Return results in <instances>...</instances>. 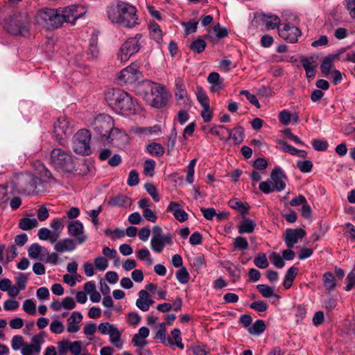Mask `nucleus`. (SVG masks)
<instances>
[{
    "instance_id": "8",
    "label": "nucleus",
    "mask_w": 355,
    "mask_h": 355,
    "mask_svg": "<svg viewBox=\"0 0 355 355\" xmlns=\"http://www.w3.org/2000/svg\"><path fill=\"white\" fill-rule=\"evenodd\" d=\"M92 126L95 132L102 139H110L114 132H118L119 128H114V120L107 114H101L94 120Z\"/></svg>"
},
{
    "instance_id": "56",
    "label": "nucleus",
    "mask_w": 355,
    "mask_h": 355,
    "mask_svg": "<svg viewBox=\"0 0 355 355\" xmlns=\"http://www.w3.org/2000/svg\"><path fill=\"white\" fill-rule=\"evenodd\" d=\"M347 284L345 286V290L349 291L355 288V266L347 276Z\"/></svg>"
},
{
    "instance_id": "1",
    "label": "nucleus",
    "mask_w": 355,
    "mask_h": 355,
    "mask_svg": "<svg viewBox=\"0 0 355 355\" xmlns=\"http://www.w3.org/2000/svg\"><path fill=\"white\" fill-rule=\"evenodd\" d=\"M108 19L113 24L124 28H132L139 24L137 10L130 3L118 1L107 6Z\"/></svg>"
},
{
    "instance_id": "49",
    "label": "nucleus",
    "mask_w": 355,
    "mask_h": 355,
    "mask_svg": "<svg viewBox=\"0 0 355 355\" xmlns=\"http://www.w3.org/2000/svg\"><path fill=\"white\" fill-rule=\"evenodd\" d=\"M50 227L53 229L52 233L58 234V239L60 236L62 230L64 227V225H62V220L59 218H54L51 221V223L50 224Z\"/></svg>"
},
{
    "instance_id": "60",
    "label": "nucleus",
    "mask_w": 355,
    "mask_h": 355,
    "mask_svg": "<svg viewBox=\"0 0 355 355\" xmlns=\"http://www.w3.org/2000/svg\"><path fill=\"white\" fill-rule=\"evenodd\" d=\"M279 144V148L286 153H289L291 155H295L296 152V148L292 146L291 145L288 144L286 141H284L282 140H279L277 141Z\"/></svg>"
},
{
    "instance_id": "15",
    "label": "nucleus",
    "mask_w": 355,
    "mask_h": 355,
    "mask_svg": "<svg viewBox=\"0 0 355 355\" xmlns=\"http://www.w3.org/2000/svg\"><path fill=\"white\" fill-rule=\"evenodd\" d=\"M306 235V232L302 228L287 229L284 234V241L288 248H293Z\"/></svg>"
},
{
    "instance_id": "18",
    "label": "nucleus",
    "mask_w": 355,
    "mask_h": 355,
    "mask_svg": "<svg viewBox=\"0 0 355 355\" xmlns=\"http://www.w3.org/2000/svg\"><path fill=\"white\" fill-rule=\"evenodd\" d=\"M270 178L272 181V186L276 191H282L286 188L287 178L280 167L275 166L274 168Z\"/></svg>"
},
{
    "instance_id": "35",
    "label": "nucleus",
    "mask_w": 355,
    "mask_h": 355,
    "mask_svg": "<svg viewBox=\"0 0 355 355\" xmlns=\"http://www.w3.org/2000/svg\"><path fill=\"white\" fill-rule=\"evenodd\" d=\"M263 21L266 24V26L268 29H275L276 27H277L281 20L280 19L276 16V15H263Z\"/></svg>"
},
{
    "instance_id": "37",
    "label": "nucleus",
    "mask_w": 355,
    "mask_h": 355,
    "mask_svg": "<svg viewBox=\"0 0 355 355\" xmlns=\"http://www.w3.org/2000/svg\"><path fill=\"white\" fill-rule=\"evenodd\" d=\"M88 55H90L92 60H94L98 58L99 55V49L97 45V39L96 37H92L89 40Z\"/></svg>"
},
{
    "instance_id": "27",
    "label": "nucleus",
    "mask_w": 355,
    "mask_h": 355,
    "mask_svg": "<svg viewBox=\"0 0 355 355\" xmlns=\"http://www.w3.org/2000/svg\"><path fill=\"white\" fill-rule=\"evenodd\" d=\"M108 203L114 207H128L131 205L132 201L130 198L124 195H117L111 198Z\"/></svg>"
},
{
    "instance_id": "42",
    "label": "nucleus",
    "mask_w": 355,
    "mask_h": 355,
    "mask_svg": "<svg viewBox=\"0 0 355 355\" xmlns=\"http://www.w3.org/2000/svg\"><path fill=\"white\" fill-rule=\"evenodd\" d=\"M42 250H44L45 252H47L46 249L42 247L37 243H33L32 244L28 249V256L31 257L32 259H38L39 255L41 253Z\"/></svg>"
},
{
    "instance_id": "51",
    "label": "nucleus",
    "mask_w": 355,
    "mask_h": 355,
    "mask_svg": "<svg viewBox=\"0 0 355 355\" xmlns=\"http://www.w3.org/2000/svg\"><path fill=\"white\" fill-rule=\"evenodd\" d=\"M196 164V159H193L190 161L189 165L187 167V178L186 180L188 183L192 184L194 181V167Z\"/></svg>"
},
{
    "instance_id": "23",
    "label": "nucleus",
    "mask_w": 355,
    "mask_h": 355,
    "mask_svg": "<svg viewBox=\"0 0 355 355\" xmlns=\"http://www.w3.org/2000/svg\"><path fill=\"white\" fill-rule=\"evenodd\" d=\"M54 131L58 135H66L70 133L69 122L65 116L58 118L57 121L55 122Z\"/></svg>"
},
{
    "instance_id": "26",
    "label": "nucleus",
    "mask_w": 355,
    "mask_h": 355,
    "mask_svg": "<svg viewBox=\"0 0 355 355\" xmlns=\"http://www.w3.org/2000/svg\"><path fill=\"white\" fill-rule=\"evenodd\" d=\"M256 223L252 219L245 218L238 225V232L240 234H250L254 232Z\"/></svg>"
},
{
    "instance_id": "10",
    "label": "nucleus",
    "mask_w": 355,
    "mask_h": 355,
    "mask_svg": "<svg viewBox=\"0 0 355 355\" xmlns=\"http://www.w3.org/2000/svg\"><path fill=\"white\" fill-rule=\"evenodd\" d=\"M91 134L86 129L78 130L73 138V149L77 154L89 155L92 150L90 148Z\"/></svg>"
},
{
    "instance_id": "14",
    "label": "nucleus",
    "mask_w": 355,
    "mask_h": 355,
    "mask_svg": "<svg viewBox=\"0 0 355 355\" xmlns=\"http://www.w3.org/2000/svg\"><path fill=\"white\" fill-rule=\"evenodd\" d=\"M78 6L71 5L68 7L59 8L62 25L64 22L74 24L75 21L82 17L83 13L78 12Z\"/></svg>"
},
{
    "instance_id": "61",
    "label": "nucleus",
    "mask_w": 355,
    "mask_h": 355,
    "mask_svg": "<svg viewBox=\"0 0 355 355\" xmlns=\"http://www.w3.org/2000/svg\"><path fill=\"white\" fill-rule=\"evenodd\" d=\"M298 168L302 173H309L312 170L313 163L310 160L299 161L297 163Z\"/></svg>"
},
{
    "instance_id": "44",
    "label": "nucleus",
    "mask_w": 355,
    "mask_h": 355,
    "mask_svg": "<svg viewBox=\"0 0 355 355\" xmlns=\"http://www.w3.org/2000/svg\"><path fill=\"white\" fill-rule=\"evenodd\" d=\"M234 248L238 250H245L248 249L249 245L247 239L243 236H237L234 239Z\"/></svg>"
},
{
    "instance_id": "59",
    "label": "nucleus",
    "mask_w": 355,
    "mask_h": 355,
    "mask_svg": "<svg viewBox=\"0 0 355 355\" xmlns=\"http://www.w3.org/2000/svg\"><path fill=\"white\" fill-rule=\"evenodd\" d=\"M313 148L317 151H325L328 147V143L325 140L315 139L312 141Z\"/></svg>"
},
{
    "instance_id": "38",
    "label": "nucleus",
    "mask_w": 355,
    "mask_h": 355,
    "mask_svg": "<svg viewBox=\"0 0 355 355\" xmlns=\"http://www.w3.org/2000/svg\"><path fill=\"white\" fill-rule=\"evenodd\" d=\"M149 29L152 37L157 42L162 40V33L159 26L155 23H150L149 25Z\"/></svg>"
},
{
    "instance_id": "28",
    "label": "nucleus",
    "mask_w": 355,
    "mask_h": 355,
    "mask_svg": "<svg viewBox=\"0 0 355 355\" xmlns=\"http://www.w3.org/2000/svg\"><path fill=\"white\" fill-rule=\"evenodd\" d=\"M37 236L40 240H49L51 243H54L58 240V234L52 233L48 228L42 227L38 230Z\"/></svg>"
},
{
    "instance_id": "20",
    "label": "nucleus",
    "mask_w": 355,
    "mask_h": 355,
    "mask_svg": "<svg viewBox=\"0 0 355 355\" xmlns=\"http://www.w3.org/2000/svg\"><path fill=\"white\" fill-rule=\"evenodd\" d=\"M172 243V236L170 233L164 234V237H152L150 240V247L156 253L162 252L166 245Z\"/></svg>"
},
{
    "instance_id": "6",
    "label": "nucleus",
    "mask_w": 355,
    "mask_h": 355,
    "mask_svg": "<svg viewBox=\"0 0 355 355\" xmlns=\"http://www.w3.org/2000/svg\"><path fill=\"white\" fill-rule=\"evenodd\" d=\"M14 187L23 191L28 196L37 194L42 184L41 180L30 173H19L14 175Z\"/></svg>"
},
{
    "instance_id": "11",
    "label": "nucleus",
    "mask_w": 355,
    "mask_h": 355,
    "mask_svg": "<svg viewBox=\"0 0 355 355\" xmlns=\"http://www.w3.org/2000/svg\"><path fill=\"white\" fill-rule=\"evenodd\" d=\"M175 98L178 105L184 108L191 107V101L190 100L184 81L183 78L178 77L175 80L174 88Z\"/></svg>"
},
{
    "instance_id": "45",
    "label": "nucleus",
    "mask_w": 355,
    "mask_h": 355,
    "mask_svg": "<svg viewBox=\"0 0 355 355\" xmlns=\"http://www.w3.org/2000/svg\"><path fill=\"white\" fill-rule=\"evenodd\" d=\"M270 262L277 268H282L285 266V262L283 257H282L277 252H272L269 255Z\"/></svg>"
},
{
    "instance_id": "54",
    "label": "nucleus",
    "mask_w": 355,
    "mask_h": 355,
    "mask_svg": "<svg viewBox=\"0 0 355 355\" xmlns=\"http://www.w3.org/2000/svg\"><path fill=\"white\" fill-rule=\"evenodd\" d=\"M257 288L264 297L269 298L275 295L272 288L266 284H258Z\"/></svg>"
},
{
    "instance_id": "30",
    "label": "nucleus",
    "mask_w": 355,
    "mask_h": 355,
    "mask_svg": "<svg viewBox=\"0 0 355 355\" xmlns=\"http://www.w3.org/2000/svg\"><path fill=\"white\" fill-rule=\"evenodd\" d=\"M108 335L110 336V341L112 345L118 349L123 347V342L121 340V334L117 327L114 326Z\"/></svg>"
},
{
    "instance_id": "2",
    "label": "nucleus",
    "mask_w": 355,
    "mask_h": 355,
    "mask_svg": "<svg viewBox=\"0 0 355 355\" xmlns=\"http://www.w3.org/2000/svg\"><path fill=\"white\" fill-rule=\"evenodd\" d=\"M105 101L114 112L121 115L135 114V101L128 92L119 89H112L105 94Z\"/></svg>"
},
{
    "instance_id": "58",
    "label": "nucleus",
    "mask_w": 355,
    "mask_h": 355,
    "mask_svg": "<svg viewBox=\"0 0 355 355\" xmlns=\"http://www.w3.org/2000/svg\"><path fill=\"white\" fill-rule=\"evenodd\" d=\"M94 266L100 271H103L108 267V261L103 257H98L94 259Z\"/></svg>"
},
{
    "instance_id": "48",
    "label": "nucleus",
    "mask_w": 355,
    "mask_h": 355,
    "mask_svg": "<svg viewBox=\"0 0 355 355\" xmlns=\"http://www.w3.org/2000/svg\"><path fill=\"white\" fill-rule=\"evenodd\" d=\"M155 338L159 340V341L164 343L165 345H173V340L172 338H167L166 336V330L159 329L156 333Z\"/></svg>"
},
{
    "instance_id": "33",
    "label": "nucleus",
    "mask_w": 355,
    "mask_h": 355,
    "mask_svg": "<svg viewBox=\"0 0 355 355\" xmlns=\"http://www.w3.org/2000/svg\"><path fill=\"white\" fill-rule=\"evenodd\" d=\"M38 225L37 220L35 218H23L19 223V227L25 231L31 230Z\"/></svg>"
},
{
    "instance_id": "62",
    "label": "nucleus",
    "mask_w": 355,
    "mask_h": 355,
    "mask_svg": "<svg viewBox=\"0 0 355 355\" xmlns=\"http://www.w3.org/2000/svg\"><path fill=\"white\" fill-rule=\"evenodd\" d=\"M155 162L153 159H147L144 162V172L145 174L149 175L150 177L153 175Z\"/></svg>"
},
{
    "instance_id": "7",
    "label": "nucleus",
    "mask_w": 355,
    "mask_h": 355,
    "mask_svg": "<svg viewBox=\"0 0 355 355\" xmlns=\"http://www.w3.org/2000/svg\"><path fill=\"white\" fill-rule=\"evenodd\" d=\"M35 21L37 24L48 30L56 29L62 26L59 8H44L39 10L35 16Z\"/></svg>"
},
{
    "instance_id": "57",
    "label": "nucleus",
    "mask_w": 355,
    "mask_h": 355,
    "mask_svg": "<svg viewBox=\"0 0 355 355\" xmlns=\"http://www.w3.org/2000/svg\"><path fill=\"white\" fill-rule=\"evenodd\" d=\"M71 341L68 340H62L61 341L58 342V351L60 355H65L68 352H69Z\"/></svg>"
},
{
    "instance_id": "3",
    "label": "nucleus",
    "mask_w": 355,
    "mask_h": 355,
    "mask_svg": "<svg viewBox=\"0 0 355 355\" xmlns=\"http://www.w3.org/2000/svg\"><path fill=\"white\" fill-rule=\"evenodd\" d=\"M141 94L148 104L155 108H162L167 103L164 87L159 83L145 82Z\"/></svg>"
},
{
    "instance_id": "25",
    "label": "nucleus",
    "mask_w": 355,
    "mask_h": 355,
    "mask_svg": "<svg viewBox=\"0 0 355 355\" xmlns=\"http://www.w3.org/2000/svg\"><path fill=\"white\" fill-rule=\"evenodd\" d=\"M228 137L227 141L230 139H232L236 144H241L244 138V129L241 126H237L235 128L227 129Z\"/></svg>"
},
{
    "instance_id": "5",
    "label": "nucleus",
    "mask_w": 355,
    "mask_h": 355,
    "mask_svg": "<svg viewBox=\"0 0 355 355\" xmlns=\"http://www.w3.org/2000/svg\"><path fill=\"white\" fill-rule=\"evenodd\" d=\"M31 27V18L25 12L14 14L5 26V28L9 34L23 37L29 34Z\"/></svg>"
},
{
    "instance_id": "53",
    "label": "nucleus",
    "mask_w": 355,
    "mask_h": 355,
    "mask_svg": "<svg viewBox=\"0 0 355 355\" xmlns=\"http://www.w3.org/2000/svg\"><path fill=\"white\" fill-rule=\"evenodd\" d=\"M24 311L29 315L36 314V305L32 300H26L23 303Z\"/></svg>"
},
{
    "instance_id": "16",
    "label": "nucleus",
    "mask_w": 355,
    "mask_h": 355,
    "mask_svg": "<svg viewBox=\"0 0 355 355\" xmlns=\"http://www.w3.org/2000/svg\"><path fill=\"white\" fill-rule=\"evenodd\" d=\"M68 233L73 237L76 238V241L79 244H82L87 240V236L84 234V226L80 220H73L68 224Z\"/></svg>"
},
{
    "instance_id": "4",
    "label": "nucleus",
    "mask_w": 355,
    "mask_h": 355,
    "mask_svg": "<svg viewBox=\"0 0 355 355\" xmlns=\"http://www.w3.org/2000/svg\"><path fill=\"white\" fill-rule=\"evenodd\" d=\"M50 164L58 171L72 173L76 164L72 155L60 148H54L50 153Z\"/></svg>"
},
{
    "instance_id": "21",
    "label": "nucleus",
    "mask_w": 355,
    "mask_h": 355,
    "mask_svg": "<svg viewBox=\"0 0 355 355\" xmlns=\"http://www.w3.org/2000/svg\"><path fill=\"white\" fill-rule=\"evenodd\" d=\"M167 211L171 212L176 220L182 223L188 219V214L181 208L179 203L171 202L167 207Z\"/></svg>"
},
{
    "instance_id": "32",
    "label": "nucleus",
    "mask_w": 355,
    "mask_h": 355,
    "mask_svg": "<svg viewBox=\"0 0 355 355\" xmlns=\"http://www.w3.org/2000/svg\"><path fill=\"white\" fill-rule=\"evenodd\" d=\"M147 152L153 156L161 157L164 155V148L159 143L153 142L146 146Z\"/></svg>"
},
{
    "instance_id": "50",
    "label": "nucleus",
    "mask_w": 355,
    "mask_h": 355,
    "mask_svg": "<svg viewBox=\"0 0 355 355\" xmlns=\"http://www.w3.org/2000/svg\"><path fill=\"white\" fill-rule=\"evenodd\" d=\"M254 265L261 268L264 269L266 268L269 263L265 254H260L257 257L254 259Z\"/></svg>"
},
{
    "instance_id": "17",
    "label": "nucleus",
    "mask_w": 355,
    "mask_h": 355,
    "mask_svg": "<svg viewBox=\"0 0 355 355\" xmlns=\"http://www.w3.org/2000/svg\"><path fill=\"white\" fill-rule=\"evenodd\" d=\"M279 35L291 43L297 42L298 37L301 35L300 30L289 24H284L283 28H279Z\"/></svg>"
},
{
    "instance_id": "34",
    "label": "nucleus",
    "mask_w": 355,
    "mask_h": 355,
    "mask_svg": "<svg viewBox=\"0 0 355 355\" xmlns=\"http://www.w3.org/2000/svg\"><path fill=\"white\" fill-rule=\"evenodd\" d=\"M150 297L148 292L145 290H141L139 292V298L136 301V306L143 311H147L148 304L145 299Z\"/></svg>"
},
{
    "instance_id": "29",
    "label": "nucleus",
    "mask_w": 355,
    "mask_h": 355,
    "mask_svg": "<svg viewBox=\"0 0 355 355\" xmlns=\"http://www.w3.org/2000/svg\"><path fill=\"white\" fill-rule=\"evenodd\" d=\"M322 282L324 286L329 292L332 291L336 288V279L334 274L331 272H327L323 275Z\"/></svg>"
},
{
    "instance_id": "9",
    "label": "nucleus",
    "mask_w": 355,
    "mask_h": 355,
    "mask_svg": "<svg viewBox=\"0 0 355 355\" xmlns=\"http://www.w3.org/2000/svg\"><path fill=\"white\" fill-rule=\"evenodd\" d=\"M144 43L143 35L141 33H137L128 38L121 45L118 53V58L121 62H126L130 56L139 52Z\"/></svg>"
},
{
    "instance_id": "52",
    "label": "nucleus",
    "mask_w": 355,
    "mask_h": 355,
    "mask_svg": "<svg viewBox=\"0 0 355 355\" xmlns=\"http://www.w3.org/2000/svg\"><path fill=\"white\" fill-rule=\"evenodd\" d=\"M148 193L152 197L155 202H159L160 196L157 191V189L153 183H146L144 186Z\"/></svg>"
},
{
    "instance_id": "63",
    "label": "nucleus",
    "mask_w": 355,
    "mask_h": 355,
    "mask_svg": "<svg viewBox=\"0 0 355 355\" xmlns=\"http://www.w3.org/2000/svg\"><path fill=\"white\" fill-rule=\"evenodd\" d=\"M139 173L135 170H132L129 173L127 184L130 187H135L139 184Z\"/></svg>"
},
{
    "instance_id": "24",
    "label": "nucleus",
    "mask_w": 355,
    "mask_h": 355,
    "mask_svg": "<svg viewBox=\"0 0 355 355\" xmlns=\"http://www.w3.org/2000/svg\"><path fill=\"white\" fill-rule=\"evenodd\" d=\"M76 245L73 240L64 239L57 242L54 245V249L58 252H71L75 249Z\"/></svg>"
},
{
    "instance_id": "46",
    "label": "nucleus",
    "mask_w": 355,
    "mask_h": 355,
    "mask_svg": "<svg viewBox=\"0 0 355 355\" xmlns=\"http://www.w3.org/2000/svg\"><path fill=\"white\" fill-rule=\"evenodd\" d=\"M206 48V43L204 40L198 38L195 40L190 45V49L198 53H202Z\"/></svg>"
},
{
    "instance_id": "41",
    "label": "nucleus",
    "mask_w": 355,
    "mask_h": 355,
    "mask_svg": "<svg viewBox=\"0 0 355 355\" xmlns=\"http://www.w3.org/2000/svg\"><path fill=\"white\" fill-rule=\"evenodd\" d=\"M176 278L180 284H184L189 282L190 275L185 267H182L176 272Z\"/></svg>"
},
{
    "instance_id": "13",
    "label": "nucleus",
    "mask_w": 355,
    "mask_h": 355,
    "mask_svg": "<svg viewBox=\"0 0 355 355\" xmlns=\"http://www.w3.org/2000/svg\"><path fill=\"white\" fill-rule=\"evenodd\" d=\"M44 342V336L42 333L35 335L31 338V343L26 344L21 348V354L23 355H39L41 351V345Z\"/></svg>"
},
{
    "instance_id": "43",
    "label": "nucleus",
    "mask_w": 355,
    "mask_h": 355,
    "mask_svg": "<svg viewBox=\"0 0 355 355\" xmlns=\"http://www.w3.org/2000/svg\"><path fill=\"white\" fill-rule=\"evenodd\" d=\"M50 331L53 334H60L64 331V326L63 323L58 319L53 320L49 326Z\"/></svg>"
},
{
    "instance_id": "40",
    "label": "nucleus",
    "mask_w": 355,
    "mask_h": 355,
    "mask_svg": "<svg viewBox=\"0 0 355 355\" xmlns=\"http://www.w3.org/2000/svg\"><path fill=\"white\" fill-rule=\"evenodd\" d=\"M137 257L141 261H146L148 266L153 264V261L150 253L147 248H142L137 252Z\"/></svg>"
},
{
    "instance_id": "55",
    "label": "nucleus",
    "mask_w": 355,
    "mask_h": 355,
    "mask_svg": "<svg viewBox=\"0 0 355 355\" xmlns=\"http://www.w3.org/2000/svg\"><path fill=\"white\" fill-rule=\"evenodd\" d=\"M171 336L173 341V345H175L181 349H184V345L182 343L181 332L179 329H174L171 331Z\"/></svg>"
},
{
    "instance_id": "12",
    "label": "nucleus",
    "mask_w": 355,
    "mask_h": 355,
    "mask_svg": "<svg viewBox=\"0 0 355 355\" xmlns=\"http://www.w3.org/2000/svg\"><path fill=\"white\" fill-rule=\"evenodd\" d=\"M141 75L137 64L132 63L121 71L118 78L123 83H133L140 78Z\"/></svg>"
},
{
    "instance_id": "31",
    "label": "nucleus",
    "mask_w": 355,
    "mask_h": 355,
    "mask_svg": "<svg viewBox=\"0 0 355 355\" xmlns=\"http://www.w3.org/2000/svg\"><path fill=\"white\" fill-rule=\"evenodd\" d=\"M298 272V269L296 267H291L286 272L285 278L284 280V286L286 289H288L291 287L293 280L295 279Z\"/></svg>"
},
{
    "instance_id": "36",
    "label": "nucleus",
    "mask_w": 355,
    "mask_h": 355,
    "mask_svg": "<svg viewBox=\"0 0 355 355\" xmlns=\"http://www.w3.org/2000/svg\"><path fill=\"white\" fill-rule=\"evenodd\" d=\"M266 329V324L263 320H257L251 327L248 328V331L251 335H260Z\"/></svg>"
},
{
    "instance_id": "39",
    "label": "nucleus",
    "mask_w": 355,
    "mask_h": 355,
    "mask_svg": "<svg viewBox=\"0 0 355 355\" xmlns=\"http://www.w3.org/2000/svg\"><path fill=\"white\" fill-rule=\"evenodd\" d=\"M196 96L202 107H208L209 105V98L201 87H197Z\"/></svg>"
},
{
    "instance_id": "22",
    "label": "nucleus",
    "mask_w": 355,
    "mask_h": 355,
    "mask_svg": "<svg viewBox=\"0 0 355 355\" xmlns=\"http://www.w3.org/2000/svg\"><path fill=\"white\" fill-rule=\"evenodd\" d=\"M83 320V315L80 312H73L67 319V330L70 334H74L80 330L79 323Z\"/></svg>"
},
{
    "instance_id": "19",
    "label": "nucleus",
    "mask_w": 355,
    "mask_h": 355,
    "mask_svg": "<svg viewBox=\"0 0 355 355\" xmlns=\"http://www.w3.org/2000/svg\"><path fill=\"white\" fill-rule=\"evenodd\" d=\"M346 51V48H341L338 49L336 53L329 55L325 57L320 65L321 72L325 76H327L331 73V70L334 67V61L335 60H339L341 54Z\"/></svg>"
},
{
    "instance_id": "47",
    "label": "nucleus",
    "mask_w": 355,
    "mask_h": 355,
    "mask_svg": "<svg viewBox=\"0 0 355 355\" xmlns=\"http://www.w3.org/2000/svg\"><path fill=\"white\" fill-rule=\"evenodd\" d=\"M234 282H237L241 277V270L238 266H229L225 267Z\"/></svg>"
},
{
    "instance_id": "64",
    "label": "nucleus",
    "mask_w": 355,
    "mask_h": 355,
    "mask_svg": "<svg viewBox=\"0 0 355 355\" xmlns=\"http://www.w3.org/2000/svg\"><path fill=\"white\" fill-rule=\"evenodd\" d=\"M301 62L305 71L316 68V64L313 58L303 57L301 59Z\"/></svg>"
}]
</instances>
